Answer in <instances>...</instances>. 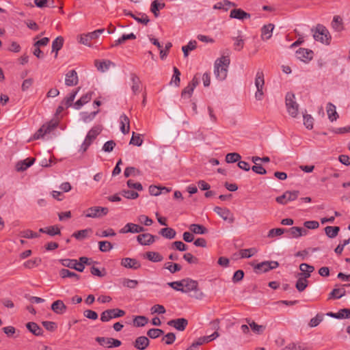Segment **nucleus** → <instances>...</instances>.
Instances as JSON below:
<instances>
[{"label": "nucleus", "instance_id": "f257e3e1", "mask_svg": "<svg viewBox=\"0 0 350 350\" xmlns=\"http://www.w3.org/2000/svg\"><path fill=\"white\" fill-rule=\"evenodd\" d=\"M229 64L230 58L227 56H222L215 61L214 74L218 80L223 81L226 78Z\"/></svg>", "mask_w": 350, "mask_h": 350}, {"label": "nucleus", "instance_id": "f03ea898", "mask_svg": "<svg viewBox=\"0 0 350 350\" xmlns=\"http://www.w3.org/2000/svg\"><path fill=\"white\" fill-rule=\"evenodd\" d=\"M312 31L313 32V38L316 41L327 45L329 44L331 36L325 26L318 24L314 29H312Z\"/></svg>", "mask_w": 350, "mask_h": 350}, {"label": "nucleus", "instance_id": "7ed1b4c3", "mask_svg": "<svg viewBox=\"0 0 350 350\" xmlns=\"http://www.w3.org/2000/svg\"><path fill=\"white\" fill-rule=\"evenodd\" d=\"M101 131L102 127L100 126H95L90 129L86 135L84 142L81 144V149L83 152H85L88 150L93 141L100 133Z\"/></svg>", "mask_w": 350, "mask_h": 350}, {"label": "nucleus", "instance_id": "20e7f679", "mask_svg": "<svg viewBox=\"0 0 350 350\" xmlns=\"http://www.w3.org/2000/svg\"><path fill=\"white\" fill-rule=\"evenodd\" d=\"M295 94L291 92H288L286 95V106L288 113L293 118L297 117L299 111V105L295 100Z\"/></svg>", "mask_w": 350, "mask_h": 350}, {"label": "nucleus", "instance_id": "39448f33", "mask_svg": "<svg viewBox=\"0 0 350 350\" xmlns=\"http://www.w3.org/2000/svg\"><path fill=\"white\" fill-rule=\"evenodd\" d=\"M265 85L264 74L261 70H258L255 77V86L257 89L255 93V98L261 100L263 98V88Z\"/></svg>", "mask_w": 350, "mask_h": 350}, {"label": "nucleus", "instance_id": "423d86ee", "mask_svg": "<svg viewBox=\"0 0 350 350\" xmlns=\"http://www.w3.org/2000/svg\"><path fill=\"white\" fill-rule=\"evenodd\" d=\"M109 209L107 207L92 206L87 208L83 215L86 217L90 218H101L107 215Z\"/></svg>", "mask_w": 350, "mask_h": 350}, {"label": "nucleus", "instance_id": "0eeeda50", "mask_svg": "<svg viewBox=\"0 0 350 350\" xmlns=\"http://www.w3.org/2000/svg\"><path fill=\"white\" fill-rule=\"evenodd\" d=\"M125 314V311L119 308L108 309L100 314V321L108 322L113 319L122 317Z\"/></svg>", "mask_w": 350, "mask_h": 350}, {"label": "nucleus", "instance_id": "6e6552de", "mask_svg": "<svg viewBox=\"0 0 350 350\" xmlns=\"http://www.w3.org/2000/svg\"><path fill=\"white\" fill-rule=\"evenodd\" d=\"M57 126V123L54 121H51L43 124L34 134L33 138L35 139H40V137H43L47 133H50L52 131H53Z\"/></svg>", "mask_w": 350, "mask_h": 350}, {"label": "nucleus", "instance_id": "1a4fd4ad", "mask_svg": "<svg viewBox=\"0 0 350 350\" xmlns=\"http://www.w3.org/2000/svg\"><path fill=\"white\" fill-rule=\"evenodd\" d=\"M299 195V191H286L282 196H278L275 201L280 204H286L288 202L295 200Z\"/></svg>", "mask_w": 350, "mask_h": 350}, {"label": "nucleus", "instance_id": "9d476101", "mask_svg": "<svg viewBox=\"0 0 350 350\" xmlns=\"http://www.w3.org/2000/svg\"><path fill=\"white\" fill-rule=\"evenodd\" d=\"M95 340L102 347L105 348L118 347L121 345L122 342L120 340L113 338L107 337H96Z\"/></svg>", "mask_w": 350, "mask_h": 350}, {"label": "nucleus", "instance_id": "9b49d317", "mask_svg": "<svg viewBox=\"0 0 350 350\" xmlns=\"http://www.w3.org/2000/svg\"><path fill=\"white\" fill-rule=\"evenodd\" d=\"M278 266L279 263L277 261H264L257 264L254 267V269L256 273H265L275 269Z\"/></svg>", "mask_w": 350, "mask_h": 350}, {"label": "nucleus", "instance_id": "f8f14e48", "mask_svg": "<svg viewBox=\"0 0 350 350\" xmlns=\"http://www.w3.org/2000/svg\"><path fill=\"white\" fill-rule=\"evenodd\" d=\"M214 211L224 221H228L229 224H232L234 222V215L228 208L215 206L214 208Z\"/></svg>", "mask_w": 350, "mask_h": 350}, {"label": "nucleus", "instance_id": "ddd939ff", "mask_svg": "<svg viewBox=\"0 0 350 350\" xmlns=\"http://www.w3.org/2000/svg\"><path fill=\"white\" fill-rule=\"evenodd\" d=\"M167 325L174 327L178 331H184L188 325V321L185 318H179L170 320L167 322Z\"/></svg>", "mask_w": 350, "mask_h": 350}, {"label": "nucleus", "instance_id": "4468645a", "mask_svg": "<svg viewBox=\"0 0 350 350\" xmlns=\"http://www.w3.org/2000/svg\"><path fill=\"white\" fill-rule=\"evenodd\" d=\"M198 282L191 278L183 279V291L182 293H188L193 290L197 289Z\"/></svg>", "mask_w": 350, "mask_h": 350}, {"label": "nucleus", "instance_id": "2eb2a0df", "mask_svg": "<svg viewBox=\"0 0 350 350\" xmlns=\"http://www.w3.org/2000/svg\"><path fill=\"white\" fill-rule=\"evenodd\" d=\"M156 238L157 237L151 234L144 233L137 237V241L142 245H150L155 241Z\"/></svg>", "mask_w": 350, "mask_h": 350}, {"label": "nucleus", "instance_id": "dca6fc26", "mask_svg": "<svg viewBox=\"0 0 350 350\" xmlns=\"http://www.w3.org/2000/svg\"><path fill=\"white\" fill-rule=\"evenodd\" d=\"M130 78L131 81V90L134 94L139 93L142 88V82L139 77L135 73H131Z\"/></svg>", "mask_w": 350, "mask_h": 350}, {"label": "nucleus", "instance_id": "f3484780", "mask_svg": "<svg viewBox=\"0 0 350 350\" xmlns=\"http://www.w3.org/2000/svg\"><path fill=\"white\" fill-rule=\"evenodd\" d=\"M286 232L289 233L290 237L293 238H299L301 236H306L308 234L307 229L296 226L286 229Z\"/></svg>", "mask_w": 350, "mask_h": 350}, {"label": "nucleus", "instance_id": "a211bd4d", "mask_svg": "<svg viewBox=\"0 0 350 350\" xmlns=\"http://www.w3.org/2000/svg\"><path fill=\"white\" fill-rule=\"evenodd\" d=\"M150 344V340L146 336H141L137 337L133 342V346L138 350L146 349Z\"/></svg>", "mask_w": 350, "mask_h": 350}, {"label": "nucleus", "instance_id": "6ab92c4d", "mask_svg": "<svg viewBox=\"0 0 350 350\" xmlns=\"http://www.w3.org/2000/svg\"><path fill=\"white\" fill-rule=\"evenodd\" d=\"M121 265L128 269H137L140 268L141 263L135 258H124L121 260Z\"/></svg>", "mask_w": 350, "mask_h": 350}, {"label": "nucleus", "instance_id": "aec40b11", "mask_svg": "<svg viewBox=\"0 0 350 350\" xmlns=\"http://www.w3.org/2000/svg\"><path fill=\"white\" fill-rule=\"evenodd\" d=\"M297 57L303 62H308L312 59L313 52L311 50L301 48L296 52Z\"/></svg>", "mask_w": 350, "mask_h": 350}, {"label": "nucleus", "instance_id": "412c9836", "mask_svg": "<svg viewBox=\"0 0 350 350\" xmlns=\"http://www.w3.org/2000/svg\"><path fill=\"white\" fill-rule=\"evenodd\" d=\"M77 73L75 70H71L66 74L65 84L67 86H74L78 83Z\"/></svg>", "mask_w": 350, "mask_h": 350}, {"label": "nucleus", "instance_id": "4be33fe9", "mask_svg": "<svg viewBox=\"0 0 350 350\" xmlns=\"http://www.w3.org/2000/svg\"><path fill=\"white\" fill-rule=\"evenodd\" d=\"M251 16L250 14L245 12L241 8L233 9L230 11V17L232 18H236L239 20H244L250 18Z\"/></svg>", "mask_w": 350, "mask_h": 350}, {"label": "nucleus", "instance_id": "5701e85b", "mask_svg": "<svg viewBox=\"0 0 350 350\" xmlns=\"http://www.w3.org/2000/svg\"><path fill=\"white\" fill-rule=\"evenodd\" d=\"M326 111L328 119L332 122L337 120L339 115L336 111V106L332 103H328L326 106Z\"/></svg>", "mask_w": 350, "mask_h": 350}, {"label": "nucleus", "instance_id": "b1692460", "mask_svg": "<svg viewBox=\"0 0 350 350\" xmlns=\"http://www.w3.org/2000/svg\"><path fill=\"white\" fill-rule=\"evenodd\" d=\"M219 336V334L218 332H213V334H211L210 335L200 337L199 338H198V340L196 341L193 342V343L196 346L199 347V346L203 345L204 343L211 342V341L216 339Z\"/></svg>", "mask_w": 350, "mask_h": 350}, {"label": "nucleus", "instance_id": "393cba45", "mask_svg": "<svg viewBox=\"0 0 350 350\" xmlns=\"http://www.w3.org/2000/svg\"><path fill=\"white\" fill-rule=\"evenodd\" d=\"M35 161L34 158L29 157L23 161H21L17 163L16 165V169L18 172H23L26 170L28 167L31 166Z\"/></svg>", "mask_w": 350, "mask_h": 350}, {"label": "nucleus", "instance_id": "a878e982", "mask_svg": "<svg viewBox=\"0 0 350 350\" xmlns=\"http://www.w3.org/2000/svg\"><path fill=\"white\" fill-rule=\"evenodd\" d=\"M67 309L66 306L62 300L55 301L51 305V310L56 314H62L66 312Z\"/></svg>", "mask_w": 350, "mask_h": 350}, {"label": "nucleus", "instance_id": "bb28decb", "mask_svg": "<svg viewBox=\"0 0 350 350\" xmlns=\"http://www.w3.org/2000/svg\"><path fill=\"white\" fill-rule=\"evenodd\" d=\"M120 130L122 133L127 134L130 129V120L127 116L122 114L120 116Z\"/></svg>", "mask_w": 350, "mask_h": 350}, {"label": "nucleus", "instance_id": "cd10ccee", "mask_svg": "<svg viewBox=\"0 0 350 350\" xmlns=\"http://www.w3.org/2000/svg\"><path fill=\"white\" fill-rule=\"evenodd\" d=\"M274 25L271 23L264 25L261 29V37L263 40H268L272 36Z\"/></svg>", "mask_w": 350, "mask_h": 350}, {"label": "nucleus", "instance_id": "c85d7f7f", "mask_svg": "<svg viewBox=\"0 0 350 350\" xmlns=\"http://www.w3.org/2000/svg\"><path fill=\"white\" fill-rule=\"evenodd\" d=\"M26 327L28 330L35 336H42L43 331L42 328L34 322H29L26 324Z\"/></svg>", "mask_w": 350, "mask_h": 350}, {"label": "nucleus", "instance_id": "c756f323", "mask_svg": "<svg viewBox=\"0 0 350 350\" xmlns=\"http://www.w3.org/2000/svg\"><path fill=\"white\" fill-rule=\"evenodd\" d=\"M64 38L62 36L57 37L52 42V52H55V57H57L58 51L62 48Z\"/></svg>", "mask_w": 350, "mask_h": 350}, {"label": "nucleus", "instance_id": "7c9ffc66", "mask_svg": "<svg viewBox=\"0 0 350 350\" xmlns=\"http://www.w3.org/2000/svg\"><path fill=\"white\" fill-rule=\"evenodd\" d=\"M145 257L151 262H159L163 260V257L157 252H147Z\"/></svg>", "mask_w": 350, "mask_h": 350}, {"label": "nucleus", "instance_id": "2f4dec72", "mask_svg": "<svg viewBox=\"0 0 350 350\" xmlns=\"http://www.w3.org/2000/svg\"><path fill=\"white\" fill-rule=\"evenodd\" d=\"M189 230L196 234H204L208 232V230L204 226L200 224H192L189 226Z\"/></svg>", "mask_w": 350, "mask_h": 350}, {"label": "nucleus", "instance_id": "473e14b6", "mask_svg": "<svg viewBox=\"0 0 350 350\" xmlns=\"http://www.w3.org/2000/svg\"><path fill=\"white\" fill-rule=\"evenodd\" d=\"M159 234L166 239H172L175 238L176 232L175 230L172 228H164L160 230Z\"/></svg>", "mask_w": 350, "mask_h": 350}, {"label": "nucleus", "instance_id": "72a5a7b5", "mask_svg": "<svg viewBox=\"0 0 350 350\" xmlns=\"http://www.w3.org/2000/svg\"><path fill=\"white\" fill-rule=\"evenodd\" d=\"M309 348L305 345L301 343L291 342L282 348L281 350H308Z\"/></svg>", "mask_w": 350, "mask_h": 350}, {"label": "nucleus", "instance_id": "f704fd0d", "mask_svg": "<svg viewBox=\"0 0 350 350\" xmlns=\"http://www.w3.org/2000/svg\"><path fill=\"white\" fill-rule=\"evenodd\" d=\"M340 231V227L338 226H328L325 228V234L330 239L335 238Z\"/></svg>", "mask_w": 350, "mask_h": 350}, {"label": "nucleus", "instance_id": "c9c22d12", "mask_svg": "<svg viewBox=\"0 0 350 350\" xmlns=\"http://www.w3.org/2000/svg\"><path fill=\"white\" fill-rule=\"evenodd\" d=\"M165 6L164 3H160L158 0H154L150 5V11L154 14V16H159V11Z\"/></svg>", "mask_w": 350, "mask_h": 350}, {"label": "nucleus", "instance_id": "e433bc0d", "mask_svg": "<svg viewBox=\"0 0 350 350\" xmlns=\"http://www.w3.org/2000/svg\"><path fill=\"white\" fill-rule=\"evenodd\" d=\"M59 275L62 278H70L75 279V280H79L80 279L79 275L66 269H62L59 271Z\"/></svg>", "mask_w": 350, "mask_h": 350}, {"label": "nucleus", "instance_id": "4c0bfd02", "mask_svg": "<svg viewBox=\"0 0 350 350\" xmlns=\"http://www.w3.org/2000/svg\"><path fill=\"white\" fill-rule=\"evenodd\" d=\"M111 64V62L109 60L103 62H99L98 60L95 61V66H96L97 69L101 72L107 70Z\"/></svg>", "mask_w": 350, "mask_h": 350}, {"label": "nucleus", "instance_id": "58836bf2", "mask_svg": "<svg viewBox=\"0 0 350 350\" xmlns=\"http://www.w3.org/2000/svg\"><path fill=\"white\" fill-rule=\"evenodd\" d=\"M197 46V42L196 40H191L187 45L182 46V51L184 53V57H187L189 55V51L194 50Z\"/></svg>", "mask_w": 350, "mask_h": 350}, {"label": "nucleus", "instance_id": "ea45409f", "mask_svg": "<svg viewBox=\"0 0 350 350\" xmlns=\"http://www.w3.org/2000/svg\"><path fill=\"white\" fill-rule=\"evenodd\" d=\"M164 268L167 269L171 273H174L182 269V267L179 264L170 262L165 263Z\"/></svg>", "mask_w": 350, "mask_h": 350}, {"label": "nucleus", "instance_id": "a19ab883", "mask_svg": "<svg viewBox=\"0 0 350 350\" xmlns=\"http://www.w3.org/2000/svg\"><path fill=\"white\" fill-rule=\"evenodd\" d=\"M297 278H298V279L296 282L295 287L298 291L302 292L308 286V280H306L305 278H302L301 277H297Z\"/></svg>", "mask_w": 350, "mask_h": 350}, {"label": "nucleus", "instance_id": "79ce46f5", "mask_svg": "<svg viewBox=\"0 0 350 350\" xmlns=\"http://www.w3.org/2000/svg\"><path fill=\"white\" fill-rule=\"evenodd\" d=\"M246 321L250 325L252 331L257 334H262L264 332V330L265 329V327L263 325H258L254 321L250 322V320H249V319H246Z\"/></svg>", "mask_w": 350, "mask_h": 350}, {"label": "nucleus", "instance_id": "37998d69", "mask_svg": "<svg viewBox=\"0 0 350 350\" xmlns=\"http://www.w3.org/2000/svg\"><path fill=\"white\" fill-rule=\"evenodd\" d=\"M148 322V319L145 316H136L133 319V324L135 327H144Z\"/></svg>", "mask_w": 350, "mask_h": 350}, {"label": "nucleus", "instance_id": "c03bdc74", "mask_svg": "<svg viewBox=\"0 0 350 350\" xmlns=\"http://www.w3.org/2000/svg\"><path fill=\"white\" fill-rule=\"evenodd\" d=\"M92 232L91 228H87L84 230H81L79 231H77L72 234V237L78 240H82L85 238H86L88 235L89 232Z\"/></svg>", "mask_w": 350, "mask_h": 350}, {"label": "nucleus", "instance_id": "a18cd8bd", "mask_svg": "<svg viewBox=\"0 0 350 350\" xmlns=\"http://www.w3.org/2000/svg\"><path fill=\"white\" fill-rule=\"evenodd\" d=\"M346 291L343 288H334L329 293V299L334 298V299H340L344 295H345Z\"/></svg>", "mask_w": 350, "mask_h": 350}, {"label": "nucleus", "instance_id": "49530a36", "mask_svg": "<svg viewBox=\"0 0 350 350\" xmlns=\"http://www.w3.org/2000/svg\"><path fill=\"white\" fill-rule=\"evenodd\" d=\"M41 258H35L25 262L24 267L27 269H32L33 267H38L41 263Z\"/></svg>", "mask_w": 350, "mask_h": 350}, {"label": "nucleus", "instance_id": "de8ad7c7", "mask_svg": "<svg viewBox=\"0 0 350 350\" xmlns=\"http://www.w3.org/2000/svg\"><path fill=\"white\" fill-rule=\"evenodd\" d=\"M164 334V332L161 329L152 328L147 332V335L150 338H157Z\"/></svg>", "mask_w": 350, "mask_h": 350}, {"label": "nucleus", "instance_id": "09e8293b", "mask_svg": "<svg viewBox=\"0 0 350 350\" xmlns=\"http://www.w3.org/2000/svg\"><path fill=\"white\" fill-rule=\"evenodd\" d=\"M241 158V157L239 153L231 152L226 154V161L228 163H235L237 161H239Z\"/></svg>", "mask_w": 350, "mask_h": 350}, {"label": "nucleus", "instance_id": "8fccbe9b", "mask_svg": "<svg viewBox=\"0 0 350 350\" xmlns=\"http://www.w3.org/2000/svg\"><path fill=\"white\" fill-rule=\"evenodd\" d=\"M142 143H143V139L141 137V135L136 134L135 132H133L132 137L130 140L129 144L134 145V146H142Z\"/></svg>", "mask_w": 350, "mask_h": 350}, {"label": "nucleus", "instance_id": "3c124183", "mask_svg": "<svg viewBox=\"0 0 350 350\" xmlns=\"http://www.w3.org/2000/svg\"><path fill=\"white\" fill-rule=\"evenodd\" d=\"M77 93H78V90L76 91H73L68 95V96L65 98V99L62 102V103L64 104V105L66 106V108L70 107L72 105V102L74 101Z\"/></svg>", "mask_w": 350, "mask_h": 350}, {"label": "nucleus", "instance_id": "603ef678", "mask_svg": "<svg viewBox=\"0 0 350 350\" xmlns=\"http://www.w3.org/2000/svg\"><path fill=\"white\" fill-rule=\"evenodd\" d=\"M99 250L102 252H107L113 248V245L107 241H102L98 242Z\"/></svg>", "mask_w": 350, "mask_h": 350}, {"label": "nucleus", "instance_id": "864d4df0", "mask_svg": "<svg viewBox=\"0 0 350 350\" xmlns=\"http://www.w3.org/2000/svg\"><path fill=\"white\" fill-rule=\"evenodd\" d=\"M126 227H131L129 229L131 233H139L145 231L144 227L133 223L126 224Z\"/></svg>", "mask_w": 350, "mask_h": 350}, {"label": "nucleus", "instance_id": "5fc2aeb1", "mask_svg": "<svg viewBox=\"0 0 350 350\" xmlns=\"http://www.w3.org/2000/svg\"><path fill=\"white\" fill-rule=\"evenodd\" d=\"M323 319V314L319 313L315 317L310 319L308 325L310 327H317Z\"/></svg>", "mask_w": 350, "mask_h": 350}, {"label": "nucleus", "instance_id": "6e6d98bb", "mask_svg": "<svg viewBox=\"0 0 350 350\" xmlns=\"http://www.w3.org/2000/svg\"><path fill=\"white\" fill-rule=\"evenodd\" d=\"M120 194L127 199H136L139 197L137 192L131 190L124 189L120 192Z\"/></svg>", "mask_w": 350, "mask_h": 350}, {"label": "nucleus", "instance_id": "4d7b16f0", "mask_svg": "<svg viewBox=\"0 0 350 350\" xmlns=\"http://www.w3.org/2000/svg\"><path fill=\"white\" fill-rule=\"evenodd\" d=\"M285 232V228H273L268 232L267 237L273 238L275 237L280 236Z\"/></svg>", "mask_w": 350, "mask_h": 350}, {"label": "nucleus", "instance_id": "13d9d810", "mask_svg": "<svg viewBox=\"0 0 350 350\" xmlns=\"http://www.w3.org/2000/svg\"><path fill=\"white\" fill-rule=\"evenodd\" d=\"M256 250L254 247L244 249L240 251L241 258H250L256 253Z\"/></svg>", "mask_w": 350, "mask_h": 350}, {"label": "nucleus", "instance_id": "bf43d9fd", "mask_svg": "<svg viewBox=\"0 0 350 350\" xmlns=\"http://www.w3.org/2000/svg\"><path fill=\"white\" fill-rule=\"evenodd\" d=\"M174 75L172 76L171 83H174L176 86H179L180 85V72L176 67H174L173 68Z\"/></svg>", "mask_w": 350, "mask_h": 350}, {"label": "nucleus", "instance_id": "052dcab7", "mask_svg": "<svg viewBox=\"0 0 350 350\" xmlns=\"http://www.w3.org/2000/svg\"><path fill=\"white\" fill-rule=\"evenodd\" d=\"M20 236L23 238L26 239H33V238H37L39 237L38 234L37 232H34L31 230H25L23 231H21L20 232Z\"/></svg>", "mask_w": 350, "mask_h": 350}, {"label": "nucleus", "instance_id": "680f3d73", "mask_svg": "<svg viewBox=\"0 0 350 350\" xmlns=\"http://www.w3.org/2000/svg\"><path fill=\"white\" fill-rule=\"evenodd\" d=\"M183 258L189 264L197 265L199 263V259L191 253H185L183 255Z\"/></svg>", "mask_w": 350, "mask_h": 350}, {"label": "nucleus", "instance_id": "e2e57ef3", "mask_svg": "<svg viewBox=\"0 0 350 350\" xmlns=\"http://www.w3.org/2000/svg\"><path fill=\"white\" fill-rule=\"evenodd\" d=\"M175 340L176 335L172 332L167 333L162 338V341H164L166 345H172Z\"/></svg>", "mask_w": 350, "mask_h": 350}, {"label": "nucleus", "instance_id": "0e129e2a", "mask_svg": "<svg viewBox=\"0 0 350 350\" xmlns=\"http://www.w3.org/2000/svg\"><path fill=\"white\" fill-rule=\"evenodd\" d=\"M122 284L124 286L129 288H135L138 285V281L136 280H131L125 278L123 280Z\"/></svg>", "mask_w": 350, "mask_h": 350}, {"label": "nucleus", "instance_id": "69168bd1", "mask_svg": "<svg viewBox=\"0 0 350 350\" xmlns=\"http://www.w3.org/2000/svg\"><path fill=\"white\" fill-rule=\"evenodd\" d=\"M234 40V50L241 51L244 46V40L241 36H237V38H233Z\"/></svg>", "mask_w": 350, "mask_h": 350}, {"label": "nucleus", "instance_id": "338daca9", "mask_svg": "<svg viewBox=\"0 0 350 350\" xmlns=\"http://www.w3.org/2000/svg\"><path fill=\"white\" fill-rule=\"evenodd\" d=\"M172 248L176 249L180 252H184L187 250V245L180 241H174L172 245Z\"/></svg>", "mask_w": 350, "mask_h": 350}, {"label": "nucleus", "instance_id": "774afa93", "mask_svg": "<svg viewBox=\"0 0 350 350\" xmlns=\"http://www.w3.org/2000/svg\"><path fill=\"white\" fill-rule=\"evenodd\" d=\"M150 311L152 314L157 313L159 314H164L166 312L165 307L160 304L154 305L151 308Z\"/></svg>", "mask_w": 350, "mask_h": 350}]
</instances>
